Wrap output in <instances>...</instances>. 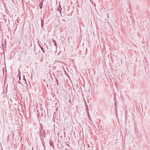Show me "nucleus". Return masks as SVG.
Masks as SVG:
<instances>
[{"instance_id": "1", "label": "nucleus", "mask_w": 150, "mask_h": 150, "mask_svg": "<svg viewBox=\"0 0 150 150\" xmlns=\"http://www.w3.org/2000/svg\"><path fill=\"white\" fill-rule=\"evenodd\" d=\"M62 62H59L57 60H55L54 62V65H57L55 67V69L57 70V71H59L61 70L62 67L64 68L62 64Z\"/></svg>"}, {"instance_id": "2", "label": "nucleus", "mask_w": 150, "mask_h": 150, "mask_svg": "<svg viewBox=\"0 0 150 150\" xmlns=\"http://www.w3.org/2000/svg\"><path fill=\"white\" fill-rule=\"evenodd\" d=\"M40 139L42 142L43 140L44 137H45L46 133L45 130L41 129L40 132Z\"/></svg>"}, {"instance_id": "3", "label": "nucleus", "mask_w": 150, "mask_h": 150, "mask_svg": "<svg viewBox=\"0 0 150 150\" xmlns=\"http://www.w3.org/2000/svg\"><path fill=\"white\" fill-rule=\"evenodd\" d=\"M117 104H116V103H115V112H117Z\"/></svg>"}, {"instance_id": "4", "label": "nucleus", "mask_w": 150, "mask_h": 150, "mask_svg": "<svg viewBox=\"0 0 150 150\" xmlns=\"http://www.w3.org/2000/svg\"><path fill=\"white\" fill-rule=\"evenodd\" d=\"M39 46L40 47V48H41L42 51L44 53H45V51L44 50V49L43 48V47L41 46V45L40 44L39 45Z\"/></svg>"}, {"instance_id": "5", "label": "nucleus", "mask_w": 150, "mask_h": 150, "mask_svg": "<svg viewBox=\"0 0 150 150\" xmlns=\"http://www.w3.org/2000/svg\"><path fill=\"white\" fill-rule=\"evenodd\" d=\"M41 26L42 27H43V25H44V21H43V20L42 19V18H41Z\"/></svg>"}, {"instance_id": "6", "label": "nucleus", "mask_w": 150, "mask_h": 150, "mask_svg": "<svg viewBox=\"0 0 150 150\" xmlns=\"http://www.w3.org/2000/svg\"><path fill=\"white\" fill-rule=\"evenodd\" d=\"M53 42L54 44V45H55V46L57 47V44L56 42L55 41V40H53Z\"/></svg>"}, {"instance_id": "7", "label": "nucleus", "mask_w": 150, "mask_h": 150, "mask_svg": "<svg viewBox=\"0 0 150 150\" xmlns=\"http://www.w3.org/2000/svg\"><path fill=\"white\" fill-rule=\"evenodd\" d=\"M50 144L51 146H52L54 145V143L52 141H50Z\"/></svg>"}, {"instance_id": "8", "label": "nucleus", "mask_w": 150, "mask_h": 150, "mask_svg": "<svg viewBox=\"0 0 150 150\" xmlns=\"http://www.w3.org/2000/svg\"><path fill=\"white\" fill-rule=\"evenodd\" d=\"M58 10L61 13L62 11V8L61 7H58Z\"/></svg>"}, {"instance_id": "9", "label": "nucleus", "mask_w": 150, "mask_h": 150, "mask_svg": "<svg viewBox=\"0 0 150 150\" xmlns=\"http://www.w3.org/2000/svg\"><path fill=\"white\" fill-rule=\"evenodd\" d=\"M43 2L42 1L40 3V5H43Z\"/></svg>"}, {"instance_id": "10", "label": "nucleus", "mask_w": 150, "mask_h": 150, "mask_svg": "<svg viewBox=\"0 0 150 150\" xmlns=\"http://www.w3.org/2000/svg\"><path fill=\"white\" fill-rule=\"evenodd\" d=\"M40 9L42 8V5L40 4Z\"/></svg>"}, {"instance_id": "11", "label": "nucleus", "mask_w": 150, "mask_h": 150, "mask_svg": "<svg viewBox=\"0 0 150 150\" xmlns=\"http://www.w3.org/2000/svg\"><path fill=\"white\" fill-rule=\"evenodd\" d=\"M88 116L90 118H91V117H90V115H89V114L88 113Z\"/></svg>"}, {"instance_id": "12", "label": "nucleus", "mask_w": 150, "mask_h": 150, "mask_svg": "<svg viewBox=\"0 0 150 150\" xmlns=\"http://www.w3.org/2000/svg\"><path fill=\"white\" fill-rule=\"evenodd\" d=\"M23 79L26 81V79L25 78V76H24V78Z\"/></svg>"}, {"instance_id": "13", "label": "nucleus", "mask_w": 150, "mask_h": 150, "mask_svg": "<svg viewBox=\"0 0 150 150\" xmlns=\"http://www.w3.org/2000/svg\"><path fill=\"white\" fill-rule=\"evenodd\" d=\"M14 136V134H13V136H12L13 138Z\"/></svg>"}, {"instance_id": "14", "label": "nucleus", "mask_w": 150, "mask_h": 150, "mask_svg": "<svg viewBox=\"0 0 150 150\" xmlns=\"http://www.w3.org/2000/svg\"><path fill=\"white\" fill-rule=\"evenodd\" d=\"M61 7L60 4L59 5V7Z\"/></svg>"}, {"instance_id": "15", "label": "nucleus", "mask_w": 150, "mask_h": 150, "mask_svg": "<svg viewBox=\"0 0 150 150\" xmlns=\"http://www.w3.org/2000/svg\"><path fill=\"white\" fill-rule=\"evenodd\" d=\"M56 81H57V82L58 83V81L57 79H56Z\"/></svg>"}, {"instance_id": "16", "label": "nucleus", "mask_w": 150, "mask_h": 150, "mask_svg": "<svg viewBox=\"0 0 150 150\" xmlns=\"http://www.w3.org/2000/svg\"><path fill=\"white\" fill-rule=\"evenodd\" d=\"M9 138V136H8V139Z\"/></svg>"}, {"instance_id": "17", "label": "nucleus", "mask_w": 150, "mask_h": 150, "mask_svg": "<svg viewBox=\"0 0 150 150\" xmlns=\"http://www.w3.org/2000/svg\"><path fill=\"white\" fill-rule=\"evenodd\" d=\"M57 84L58 85H58V83H57Z\"/></svg>"}]
</instances>
